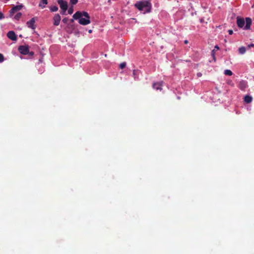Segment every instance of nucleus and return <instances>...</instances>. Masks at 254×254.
I'll return each mask as SVG.
<instances>
[{
	"label": "nucleus",
	"mask_w": 254,
	"mask_h": 254,
	"mask_svg": "<svg viewBox=\"0 0 254 254\" xmlns=\"http://www.w3.org/2000/svg\"><path fill=\"white\" fill-rule=\"evenodd\" d=\"M72 18L75 20H78L79 23L82 25L90 23V16L85 11H78L73 14Z\"/></svg>",
	"instance_id": "f257e3e1"
},
{
	"label": "nucleus",
	"mask_w": 254,
	"mask_h": 254,
	"mask_svg": "<svg viewBox=\"0 0 254 254\" xmlns=\"http://www.w3.org/2000/svg\"><path fill=\"white\" fill-rule=\"evenodd\" d=\"M134 6L139 11H143V13H149L151 11L152 5L149 0H141L137 1Z\"/></svg>",
	"instance_id": "f03ea898"
},
{
	"label": "nucleus",
	"mask_w": 254,
	"mask_h": 254,
	"mask_svg": "<svg viewBox=\"0 0 254 254\" xmlns=\"http://www.w3.org/2000/svg\"><path fill=\"white\" fill-rule=\"evenodd\" d=\"M252 19L249 17L246 18V25L244 27L245 30L250 29L251 28V25L252 24ZM237 23L238 26L240 28H243L245 24V21L244 18H237Z\"/></svg>",
	"instance_id": "7ed1b4c3"
},
{
	"label": "nucleus",
	"mask_w": 254,
	"mask_h": 254,
	"mask_svg": "<svg viewBox=\"0 0 254 254\" xmlns=\"http://www.w3.org/2000/svg\"><path fill=\"white\" fill-rule=\"evenodd\" d=\"M29 47L28 45H22L18 47L19 52L22 55H27L29 53Z\"/></svg>",
	"instance_id": "20e7f679"
},
{
	"label": "nucleus",
	"mask_w": 254,
	"mask_h": 254,
	"mask_svg": "<svg viewBox=\"0 0 254 254\" xmlns=\"http://www.w3.org/2000/svg\"><path fill=\"white\" fill-rule=\"evenodd\" d=\"M23 7L22 4L13 6L9 11L10 16H11L17 11L20 10Z\"/></svg>",
	"instance_id": "39448f33"
},
{
	"label": "nucleus",
	"mask_w": 254,
	"mask_h": 254,
	"mask_svg": "<svg viewBox=\"0 0 254 254\" xmlns=\"http://www.w3.org/2000/svg\"><path fill=\"white\" fill-rule=\"evenodd\" d=\"M58 3L62 10L67 9V2L64 0H58Z\"/></svg>",
	"instance_id": "423d86ee"
},
{
	"label": "nucleus",
	"mask_w": 254,
	"mask_h": 254,
	"mask_svg": "<svg viewBox=\"0 0 254 254\" xmlns=\"http://www.w3.org/2000/svg\"><path fill=\"white\" fill-rule=\"evenodd\" d=\"M35 17L32 18L30 20L27 21L26 22L27 26L33 30L36 28V26L35 25Z\"/></svg>",
	"instance_id": "0eeeda50"
},
{
	"label": "nucleus",
	"mask_w": 254,
	"mask_h": 254,
	"mask_svg": "<svg viewBox=\"0 0 254 254\" xmlns=\"http://www.w3.org/2000/svg\"><path fill=\"white\" fill-rule=\"evenodd\" d=\"M61 20V16L59 14H56L53 18L54 23L55 26H58Z\"/></svg>",
	"instance_id": "6e6552de"
},
{
	"label": "nucleus",
	"mask_w": 254,
	"mask_h": 254,
	"mask_svg": "<svg viewBox=\"0 0 254 254\" xmlns=\"http://www.w3.org/2000/svg\"><path fill=\"white\" fill-rule=\"evenodd\" d=\"M7 36L11 40L15 41L17 40V36L15 32L13 31H9L7 34Z\"/></svg>",
	"instance_id": "1a4fd4ad"
},
{
	"label": "nucleus",
	"mask_w": 254,
	"mask_h": 254,
	"mask_svg": "<svg viewBox=\"0 0 254 254\" xmlns=\"http://www.w3.org/2000/svg\"><path fill=\"white\" fill-rule=\"evenodd\" d=\"M248 86L247 82L245 80H241L239 82V87L241 90H245Z\"/></svg>",
	"instance_id": "9d476101"
},
{
	"label": "nucleus",
	"mask_w": 254,
	"mask_h": 254,
	"mask_svg": "<svg viewBox=\"0 0 254 254\" xmlns=\"http://www.w3.org/2000/svg\"><path fill=\"white\" fill-rule=\"evenodd\" d=\"M162 86V83L156 82V83H154L153 84L152 87H153V89H154L156 90H161L162 89L161 88Z\"/></svg>",
	"instance_id": "9b49d317"
},
{
	"label": "nucleus",
	"mask_w": 254,
	"mask_h": 254,
	"mask_svg": "<svg viewBox=\"0 0 254 254\" xmlns=\"http://www.w3.org/2000/svg\"><path fill=\"white\" fill-rule=\"evenodd\" d=\"M48 4V0H41L39 3V6L41 8H44Z\"/></svg>",
	"instance_id": "f8f14e48"
},
{
	"label": "nucleus",
	"mask_w": 254,
	"mask_h": 254,
	"mask_svg": "<svg viewBox=\"0 0 254 254\" xmlns=\"http://www.w3.org/2000/svg\"><path fill=\"white\" fill-rule=\"evenodd\" d=\"M252 97L249 95H246L244 97V101L247 103H250L252 101Z\"/></svg>",
	"instance_id": "ddd939ff"
},
{
	"label": "nucleus",
	"mask_w": 254,
	"mask_h": 254,
	"mask_svg": "<svg viewBox=\"0 0 254 254\" xmlns=\"http://www.w3.org/2000/svg\"><path fill=\"white\" fill-rule=\"evenodd\" d=\"M246 51V50L245 47H241L239 49V52L241 54H244L245 53Z\"/></svg>",
	"instance_id": "4468645a"
},
{
	"label": "nucleus",
	"mask_w": 254,
	"mask_h": 254,
	"mask_svg": "<svg viewBox=\"0 0 254 254\" xmlns=\"http://www.w3.org/2000/svg\"><path fill=\"white\" fill-rule=\"evenodd\" d=\"M22 16V13L21 12H18L15 16L14 19L16 20H19Z\"/></svg>",
	"instance_id": "2eb2a0df"
},
{
	"label": "nucleus",
	"mask_w": 254,
	"mask_h": 254,
	"mask_svg": "<svg viewBox=\"0 0 254 254\" xmlns=\"http://www.w3.org/2000/svg\"><path fill=\"white\" fill-rule=\"evenodd\" d=\"M224 74L226 75L231 76L233 74V72L229 69H226L224 70Z\"/></svg>",
	"instance_id": "dca6fc26"
},
{
	"label": "nucleus",
	"mask_w": 254,
	"mask_h": 254,
	"mask_svg": "<svg viewBox=\"0 0 254 254\" xmlns=\"http://www.w3.org/2000/svg\"><path fill=\"white\" fill-rule=\"evenodd\" d=\"M50 10L52 11V12H56L57 11H58V7L57 6H51L50 8Z\"/></svg>",
	"instance_id": "f3484780"
},
{
	"label": "nucleus",
	"mask_w": 254,
	"mask_h": 254,
	"mask_svg": "<svg viewBox=\"0 0 254 254\" xmlns=\"http://www.w3.org/2000/svg\"><path fill=\"white\" fill-rule=\"evenodd\" d=\"M126 66V63L125 62L122 63L120 64V67L121 69L125 68Z\"/></svg>",
	"instance_id": "a211bd4d"
},
{
	"label": "nucleus",
	"mask_w": 254,
	"mask_h": 254,
	"mask_svg": "<svg viewBox=\"0 0 254 254\" xmlns=\"http://www.w3.org/2000/svg\"><path fill=\"white\" fill-rule=\"evenodd\" d=\"M78 2V0H70V3L72 5L76 4Z\"/></svg>",
	"instance_id": "6ab92c4d"
},
{
	"label": "nucleus",
	"mask_w": 254,
	"mask_h": 254,
	"mask_svg": "<svg viewBox=\"0 0 254 254\" xmlns=\"http://www.w3.org/2000/svg\"><path fill=\"white\" fill-rule=\"evenodd\" d=\"M215 50H213L211 52V56H212L213 57V59H214V60L215 61H216V58H215Z\"/></svg>",
	"instance_id": "aec40b11"
},
{
	"label": "nucleus",
	"mask_w": 254,
	"mask_h": 254,
	"mask_svg": "<svg viewBox=\"0 0 254 254\" xmlns=\"http://www.w3.org/2000/svg\"><path fill=\"white\" fill-rule=\"evenodd\" d=\"M73 8L72 7H70L68 9V14H71L73 13Z\"/></svg>",
	"instance_id": "412c9836"
},
{
	"label": "nucleus",
	"mask_w": 254,
	"mask_h": 254,
	"mask_svg": "<svg viewBox=\"0 0 254 254\" xmlns=\"http://www.w3.org/2000/svg\"><path fill=\"white\" fill-rule=\"evenodd\" d=\"M138 72H139V71L138 70H133V75H134V78H136V76L137 75Z\"/></svg>",
	"instance_id": "4be33fe9"
},
{
	"label": "nucleus",
	"mask_w": 254,
	"mask_h": 254,
	"mask_svg": "<svg viewBox=\"0 0 254 254\" xmlns=\"http://www.w3.org/2000/svg\"><path fill=\"white\" fill-rule=\"evenodd\" d=\"M4 61V57L2 54L0 53V63Z\"/></svg>",
	"instance_id": "5701e85b"
},
{
	"label": "nucleus",
	"mask_w": 254,
	"mask_h": 254,
	"mask_svg": "<svg viewBox=\"0 0 254 254\" xmlns=\"http://www.w3.org/2000/svg\"><path fill=\"white\" fill-rule=\"evenodd\" d=\"M66 10L67 9H65V10H62L61 9V11H60L61 14H62V15H65V13H66Z\"/></svg>",
	"instance_id": "b1692460"
},
{
	"label": "nucleus",
	"mask_w": 254,
	"mask_h": 254,
	"mask_svg": "<svg viewBox=\"0 0 254 254\" xmlns=\"http://www.w3.org/2000/svg\"><path fill=\"white\" fill-rule=\"evenodd\" d=\"M68 20V19L67 17H65V18H63L62 21L64 23H66L67 22Z\"/></svg>",
	"instance_id": "393cba45"
},
{
	"label": "nucleus",
	"mask_w": 254,
	"mask_h": 254,
	"mask_svg": "<svg viewBox=\"0 0 254 254\" xmlns=\"http://www.w3.org/2000/svg\"><path fill=\"white\" fill-rule=\"evenodd\" d=\"M196 75L198 77H200L202 76V73L201 72H198Z\"/></svg>",
	"instance_id": "a878e982"
},
{
	"label": "nucleus",
	"mask_w": 254,
	"mask_h": 254,
	"mask_svg": "<svg viewBox=\"0 0 254 254\" xmlns=\"http://www.w3.org/2000/svg\"><path fill=\"white\" fill-rule=\"evenodd\" d=\"M4 17L3 14L0 12V20L2 19Z\"/></svg>",
	"instance_id": "bb28decb"
},
{
	"label": "nucleus",
	"mask_w": 254,
	"mask_h": 254,
	"mask_svg": "<svg viewBox=\"0 0 254 254\" xmlns=\"http://www.w3.org/2000/svg\"><path fill=\"white\" fill-rule=\"evenodd\" d=\"M228 33L230 35H232L233 33V31L232 30H229Z\"/></svg>",
	"instance_id": "cd10ccee"
},
{
	"label": "nucleus",
	"mask_w": 254,
	"mask_h": 254,
	"mask_svg": "<svg viewBox=\"0 0 254 254\" xmlns=\"http://www.w3.org/2000/svg\"><path fill=\"white\" fill-rule=\"evenodd\" d=\"M34 52H30L29 51V53H28V54H29V55H30V56H33V55H34Z\"/></svg>",
	"instance_id": "c85d7f7f"
},
{
	"label": "nucleus",
	"mask_w": 254,
	"mask_h": 254,
	"mask_svg": "<svg viewBox=\"0 0 254 254\" xmlns=\"http://www.w3.org/2000/svg\"><path fill=\"white\" fill-rule=\"evenodd\" d=\"M215 49H216L217 50H219V47L217 46V45H216L215 46Z\"/></svg>",
	"instance_id": "c756f323"
},
{
	"label": "nucleus",
	"mask_w": 254,
	"mask_h": 254,
	"mask_svg": "<svg viewBox=\"0 0 254 254\" xmlns=\"http://www.w3.org/2000/svg\"><path fill=\"white\" fill-rule=\"evenodd\" d=\"M249 47H254V44H250V45H249Z\"/></svg>",
	"instance_id": "7c9ffc66"
},
{
	"label": "nucleus",
	"mask_w": 254,
	"mask_h": 254,
	"mask_svg": "<svg viewBox=\"0 0 254 254\" xmlns=\"http://www.w3.org/2000/svg\"><path fill=\"white\" fill-rule=\"evenodd\" d=\"M200 22H201V23H202V22H204V19H203V18H202V19H201L200 20Z\"/></svg>",
	"instance_id": "2f4dec72"
},
{
	"label": "nucleus",
	"mask_w": 254,
	"mask_h": 254,
	"mask_svg": "<svg viewBox=\"0 0 254 254\" xmlns=\"http://www.w3.org/2000/svg\"><path fill=\"white\" fill-rule=\"evenodd\" d=\"M184 43H185L186 44H188V40H185V41H184Z\"/></svg>",
	"instance_id": "473e14b6"
},
{
	"label": "nucleus",
	"mask_w": 254,
	"mask_h": 254,
	"mask_svg": "<svg viewBox=\"0 0 254 254\" xmlns=\"http://www.w3.org/2000/svg\"><path fill=\"white\" fill-rule=\"evenodd\" d=\"M70 21H71V22H73V19H71L70 20Z\"/></svg>",
	"instance_id": "72a5a7b5"
},
{
	"label": "nucleus",
	"mask_w": 254,
	"mask_h": 254,
	"mask_svg": "<svg viewBox=\"0 0 254 254\" xmlns=\"http://www.w3.org/2000/svg\"><path fill=\"white\" fill-rule=\"evenodd\" d=\"M88 32H89V33H91L92 32V30H89Z\"/></svg>",
	"instance_id": "f704fd0d"
}]
</instances>
